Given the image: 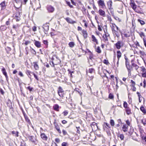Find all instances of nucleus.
Here are the masks:
<instances>
[{
  "mask_svg": "<svg viewBox=\"0 0 146 146\" xmlns=\"http://www.w3.org/2000/svg\"><path fill=\"white\" fill-rule=\"evenodd\" d=\"M103 127L104 130L106 132L108 135L109 136L111 135V127L109 124L107 123H104L103 125Z\"/></svg>",
  "mask_w": 146,
  "mask_h": 146,
  "instance_id": "1",
  "label": "nucleus"
},
{
  "mask_svg": "<svg viewBox=\"0 0 146 146\" xmlns=\"http://www.w3.org/2000/svg\"><path fill=\"white\" fill-rule=\"evenodd\" d=\"M105 34L103 35L102 38H103L104 41L105 42L108 41V37H110V35L108 32L106 30V31L104 30Z\"/></svg>",
  "mask_w": 146,
  "mask_h": 146,
  "instance_id": "2",
  "label": "nucleus"
},
{
  "mask_svg": "<svg viewBox=\"0 0 146 146\" xmlns=\"http://www.w3.org/2000/svg\"><path fill=\"white\" fill-rule=\"evenodd\" d=\"M46 8L49 13H53L55 10L54 7L51 5H48L46 7Z\"/></svg>",
  "mask_w": 146,
  "mask_h": 146,
  "instance_id": "3",
  "label": "nucleus"
},
{
  "mask_svg": "<svg viewBox=\"0 0 146 146\" xmlns=\"http://www.w3.org/2000/svg\"><path fill=\"white\" fill-rule=\"evenodd\" d=\"M44 29V32L45 34L47 33V32L49 30V26L47 24H46L43 25L42 27Z\"/></svg>",
  "mask_w": 146,
  "mask_h": 146,
  "instance_id": "4",
  "label": "nucleus"
},
{
  "mask_svg": "<svg viewBox=\"0 0 146 146\" xmlns=\"http://www.w3.org/2000/svg\"><path fill=\"white\" fill-rule=\"evenodd\" d=\"M99 6L101 7V8L103 9L104 8V7L105 6L104 1L102 0H99L98 1Z\"/></svg>",
  "mask_w": 146,
  "mask_h": 146,
  "instance_id": "5",
  "label": "nucleus"
},
{
  "mask_svg": "<svg viewBox=\"0 0 146 146\" xmlns=\"http://www.w3.org/2000/svg\"><path fill=\"white\" fill-rule=\"evenodd\" d=\"M29 140L31 141L33 143L36 145L37 144V141L35 137L31 136L29 137Z\"/></svg>",
  "mask_w": 146,
  "mask_h": 146,
  "instance_id": "6",
  "label": "nucleus"
},
{
  "mask_svg": "<svg viewBox=\"0 0 146 146\" xmlns=\"http://www.w3.org/2000/svg\"><path fill=\"white\" fill-rule=\"evenodd\" d=\"M98 13L100 16L103 17H106L105 12L102 9H100L99 10Z\"/></svg>",
  "mask_w": 146,
  "mask_h": 146,
  "instance_id": "7",
  "label": "nucleus"
},
{
  "mask_svg": "<svg viewBox=\"0 0 146 146\" xmlns=\"http://www.w3.org/2000/svg\"><path fill=\"white\" fill-rule=\"evenodd\" d=\"M130 5L133 9H135L137 8V5L133 1H131L130 3Z\"/></svg>",
  "mask_w": 146,
  "mask_h": 146,
  "instance_id": "8",
  "label": "nucleus"
},
{
  "mask_svg": "<svg viewBox=\"0 0 146 146\" xmlns=\"http://www.w3.org/2000/svg\"><path fill=\"white\" fill-rule=\"evenodd\" d=\"M0 6L1 7V10H4L6 8L5 1H3L0 4Z\"/></svg>",
  "mask_w": 146,
  "mask_h": 146,
  "instance_id": "9",
  "label": "nucleus"
},
{
  "mask_svg": "<svg viewBox=\"0 0 146 146\" xmlns=\"http://www.w3.org/2000/svg\"><path fill=\"white\" fill-rule=\"evenodd\" d=\"M65 19L68 23L71 24H73L76 23L75 21H73L69 17L66 18Z\"/></svg>",
  "mask_w": 146,
  "mask_h": 146,
  "instance_id": "10",
  "label": "nucleus"
},
{
  "mask_svg": "<svg viewBox=\"0 0 146 146\" xmlns=\"http://www.w3.org/2000/svg\"><path fill=\"white\" fill-rule=\"evenodd\" d=\"M112 31L114 35H115L117 37H119V35L117 30L116 31L115 29H113Z\"/></svg>",
  "mask_w": 146,
  "mask_h": 146,
  "instance_id": "11",
  "label": "nucleus"
},
{
  "mask_svg": "<svg viewBox=\"0 0 146 146\" xmlns=\"http://www.w3.org/2000/svg\"><path fill=\"white\" fill-rule=\"evenodd\" d=\"M35 42L34 43L35 46L38 48H40L41 47L40 42L38 41L34 40Z\"/></svg>",
  "mask_w": 146,
  "mask_h": 146,
  "instance_id": "12",
  "label": "nucleus"
},
{
  "mask_svg": "<svg viewBox=\"0 0 146 146\" xmlns=\"http://www.w3.org/2000/svg\"><path fill=\"white\" fill-rule=\"evenodd\" d=\"M2 71L3 74L5 76L7 81H8V76H7V73L6 71L5 70L4 68H3L2 70Z\"/></svg>",
  "mask_w": 146,
  "mask_h": 146,
  "instance_id": "13",
  "label": "nucleus"
},
{
  "mask_svg": "<svg viewBox=\"0 0 146 146\" xmlns=\"http://www.w3.org/2000/svg\"><path fill=\"white\" fill-rule=\"evenodd\" d=\"M91 126L92 129H96V128H98L97 124L95 122H92L91 124Z\"/></svg>",
  "mask_w": 146,
  "mask_h": 146,
  "instance_id": "14",
  "label": "nucleus"
},
{
  "mask_svg": "<svg viewBox=\"0 0 146 146\" xmlns=\"http://www.w3.org/2000/svg\"><path fill=\"white\" fill-rule=\"evenodd\" d=\"M115 46L117 49H120L121 47L120 42L118 41L115 44Z\"/></svg>",
  "mask_w": 146,
  "mask_h": 146,
  "instance_id": "15",
  "label": "nucleus"
},
{
  "mask_svg": "<svg viewBox=\"0 0 146 146\" xmlns=\"http://www.w3.org/2000/svg\"><path fill=\"white\" fill-rule=\"evenodd\" d=\"M53 108L54 110L58 111H59V106L57 104H55L53 106Z\"/></svg>",
  "mask_w": 146,
  "mask_h": 146,
  "instance_id": "16",
  "label": "nucleus"
},
{
  "mask_svg": "<svg viewBox=\"0 0 146 146\" xmlns=\"http://www.w3.org/2000/svg\"><path fill=\"white\" fill-rule=\"evenodd\" d=\"M40 136L44 140H47V137L44 133H42L40 135Z\"/></svg>",
  "mask_w": 146,
  "mask_h": 146,
  "instance_id": "17",
  "label": "nucleus"
},
{
  "mask_svg": "<svg viewBox=\"0 0 146 146\" xmlns=\"http://www.w3.org/2000/svg\"><path fill=\"white\" fill-rule=\"evenodd\" d=\"M128 125H127L125 124L122 127L123 131L124 132L127 131L128 130Z\"/></svg>",
  "mask_w": 146,
  "mask_h": 146,
  "instance_id": "18",
  "label": "nucleus"
},
{
  "mask_svg": "<svg viewBox=\"0 0 146 146\" xmlns=\"http://www.w3.org/2000/svg\"><path fill=\"white\" fill-rule=\"evenodd\" d=\"M117 56L118 60H119L120 58L121 57V52L119 51H117Z\"/></svg>",
  "mask_w": 146,
  "mask_h": 146,
  "instance_id": "19",
  "label": "nucleus"
},
{
  "mask_svg": "<svg viewBox=\"0 0 146 146\" xmlns=\"http://www.w3.org/2000/svg\"><path fill=\"white\" fill-rule=\"evenodd\" d=\"M82 33L83 34V36L84 38H86L87 37V33L86 31L85 30H83Z\"/></svg>",
  "mask_w": 146,
  "mask_h": 146,
  "instance_id": "20",
  "label": "nucleus"
},
{
  "mask_svg": "<svg viewBox=\"0 0 146 146\" xmlns=\"http://www.w3.org/2000/svg\"><path fill=\"white\" fill-rule=\"evenodd\" d=\"M26 73L27 75H29V77L30 78L31 80V74H33V72H31V71L28 70L26 71Z\"/></svg>",
  "mask_w": 146,
  "mask_h": 146,
  "instance_id": "21",
  "label": "nucleus"
},
{
  "mask_svg": "<svg viewBox=\"0 0 146 146\" xmlns=\"http://www.w3.org/2000/svg\"><path fill=\"white\" fill-rule=\"evenodd\" d=\"M124 34L125 37L127 38L129 37L130 36V33L129 32H124Z\"/></svg>",
  "mask_w": 146,
  "mask_h": 146,
  "instance_id": "22",
  "label": "nucleus"
},
{
  "mask_svg": "<svg viewBox=\"0 0 146 146\" xmlns=\"http://www.w3.org/2000/svg\"><path fill=\"white\" fill-rule=\"evenodd\" d=\"M33 64L34 67L35 68V69L36 70H38L39 69V66L36 63V62H34Z\"/></svg>",
  "mask_w": 146,
  "mask_h": 146,
  "instance_id": "23",
  "label": "nucleus"
},
{
  "mask_svg": "<svg viewBox=\"0 0 146 146\" xmlns=\"http://www.w3.org/2000/svg\"><path fill=\"white\" fill-rule=\"evenodd\" d=\"M126 68H127L129 73H130L131 71L130 69L131 68V66L129 64L126 65Z\"/></svg>",
  "mask_w": 146,
  "mask_h": 146,
  "instance_id": "24",
  "label": "nucleus"
},
{
  "mask_svg": "<svg viewBox=\"0 0 146 146\" xmlns=\"http://www.w3.org/2000/svg\"><path fill=\"white\" fill-rule=\"evenodd\" d=\"M68 45L70 47L73 48L75 45V44L74 42H71L69 43Z\"/></svg>",
  "mask_w": 146,
  "mask_h": 146,
  "instance_id": "25",
  "label": "nucleus"
},
{
  "mask_svg": "<svg viewBox=\"0 0 146 146\" xmlns=\"http://www.w3.org/2000/svg\"><path fill=\"white\" fill-rule=\"evenodd\" d=\"M132 65L133 67L135 68L136 70H137L139 67V66L137 64H135L134 63H132Z\"/></svg>",
  "mask_w": 146,
  "mask_h": 146,
  "instance_id": "26",
  "label": "nucleus"
},
{
  "mask_svg": "<svg viewBox=\"0 0 146 146\" xmlns=\"http://www.w3.org/2000/svg\"><path fill=\"white\" fill-rule=\"evenodd\" d=\"M140 109L145 114L146 113V111L145 109L143 106H141L140 108Z\"/></svg>",
  "mask_w": 146,
  "mask_h": 146,
  "instance_id": "27",
  "label": "nucleus"
},
{
  "mask_svg": "<svg viewBox=\"0 0 146 146\" xmlns=\"http://www.w3.org/2000/svg\"><path fill=\"white\" fill-rule=\"evenodd\" d=\"M106 17L107 18V20L108 21H110V22H111L112 21V19L110 15H107Z\"/></svg>",
  "mask_w": 146,
  "mask_h": 146,
  "instance_id": "28",
  "label": "nucleus"
},
{
  "mask_svg": "<svg viewBox=\"0 0 146 146\" xmlns=\"http://www.w3.org/2000/svg\"><path fill=\"white\" fill-rule=\"evenodd\" d=\"M126 111L127 114L129 115L131 113V110L129 108H127L126 110Z\"/></svg>",
  "mask_w": 146,
  "mask_h": 146,
  "instance_id": "29",
  "label": "nucleus"
},
{
  "mask_svg": "<svg viewBox=\"0 0 146 146\" xmlns=\"http://www.w3.org/2000/svg\"><path fill=\"white\" fill-rule=\"evenodd\" d=\"M58 91V92L64 93V91L62 87L60 86L59 87Z\"/></svg>",
  "mask_w": 146,
  "mask_h": 146,
  "instance_id": "30",
  "label": "nucleus"
},
{
  "mask_svg": "<svg viewBox=\"0 0 146 146\" xmlns=\"http://www.w3.org/2000/svg\"><path fill=\"white\" fill-rule=\"evenodd\" d=\"M96 52L98 53H100L101 52V50L99 46H98L96 50Z\"/></svg>",
  "mask_w": 146,
  "mask_h": 146,
  "instance_id": "31",
  "label": "nucleus"
},
{
  "mask_svg": "<svg viewBox=\"0 0 146 146\" xmlns=\"http://www.w3.org/2000/svg\"><path fill=\"white\" fill-rule=\"evenodd\" d=\"M138 21L140 23L141 25H144L145 24V23L144 21L140 19H138Z\"/></svg>",
  "mask_w": 146,
  "mask_h": 146,
  "instance_id": "32",
  "label": "nucleus"
},
{
  "mask_svg": "<svg viewBox=\"0 0 146 146\" xmlns=\"http://www.w3.org/2000/svg\"><path fill=\"white\" fill-rule=\"evenodd\" d=\"M92 41L94 42H95L96 43L97 42V40L94 35H92Z\"/></svg>",
  "mask_w": 146,
  "mask_h": 146,
  "instance_id": "33",
  "label": "nucleus"
},
{
  "mask_svg": "<svg viewBox=\"0 0 146 146\" xmlns=\"http://www.w3.org/2000/svg\"><path fill=\"white\" fill-rule=\"evenodd\" d=\"M75 91H76L78 92L79 94L81 96L82 94V92H81V91L78 88H75Z\"/></svg>",
  "mask_w": 146,
  "mask_h": 146,
  "instance_id": "34",
  "label": "nucleus"
},
{
  "mask_svg": "<svg viewBox=\"0 0 146 146\" xmlns=\"http://www.w3.org/2000/svg\"><path fill=\"white\" fill-rule=\"evenodd\" d=\"M94 70L93 68H90L88 70V72L92 74L94 72Z\"/></svg>",
  "mask_w": 146,
  "mask_h": 146,
  "instance_id": "35",
  "label": "nucleus"
},
{
  "mask_svg": "<svg viewBox=\"0 0 146 146\" xmlns=\"http://www.w3.org/2000/svg\"><path fill=\"white\" fill-rule=\"evenodd\" d=\"M0 29L3 31H4L6 29L7 27L5 25L1 26L0 27Z\"/></svg>",
  "mask_w": 146,
  "mask_h": 146,
  "instance_id": "36",
  "label": "nucleus"
},
{
  "mask_svg": "<svg viewBox=\"0 0 146 146\" xmlns=\"http://www.w3.org/2000/svg\"><path fill=\"white\" fill-rule=\"evenodd\" d=\"M110 124L111 126H113L115 124V123L114 122V121L113 119H111L110 121Z\"/></svg>",
  "mask_w": 146,
  "mask_h": 146,
  "instance_id": "37",
  "label": "nucleus"
},
{
  "mask_svg": "<svg viewBox=\"0 0 146 146\" xmlns=\"http://www.w3.org/2000/svg\"><path fill=\"white\" fill-rule=\"evenodd\" d=\"M139 53L143 56H144L146 55L145 52L143 51H140L139 52Z\"/></svg>",
  "mask_w": 146,
  "mask_h": 146,
  "instance_id": "38",
  "label": "nucleus"
},
{
  "mask_svg": "<svg viewBox=\"0 0 146 146\" xmlns=\"http://www.w3.org/2000/svg\"><path fill=\"white\" fill-rule=\"evenodd\" d=\"M118 137H119V136H118ZM119 137L120 138L121 140H123L124 138V136L123 134H120L119 136Z\"/></svg>",
  "mask_w": 146,
  "mask_h": 146,
  "instance_id": "39",
  "label": "nucleus"
},
{
  "mask_svg": "<svg viewBox=\"0 0 146 146\" xmlns=\"http://www.w3.org/2000/svg\"><path fill=\"white\" fill-rule=\"evenodd\" d=\"M116 27V25L115 23H112V26H111V30H112L113 29H115Z\"/></svg>",
  "mask_w": 146,
  "mask_h": 146,
  "instance_id": "40",
  "label": "nucleus"
},
{
  "mask_svg": "<svg viewBox=\"0 0 146 146\" xmlns=\"http://www.w3.org/2000/svg\"><path fill=\"white\" fill-rule=\"evenodd\" d=\"M109 98L110 99H113V95L111 93L109 95Z\"/></svg>",
  "mask_w": 146,
  "mask_h": 146,
  "instance_id": "41",
  "label": "nucleus"
},
{
  "mask_svg": "<svg viewBox=\"0 0 146 146\" xmlns=\"http://www.w3.org/2000/svg\"><path fill=\"white\" fill-rule=\"evenodd\" d=\"M143 40L144 42V44L146 47V36L145 37L143 38Z\"/></svg>",
  "mask_w": 146,
  "mask_h": 146,
  "instance_id": "42",
  "label": "nucleus"
},
{
  "mask_svg": "<svg viewBox=\"0 0 146 146\" xmlns=\"http://www.w3.org/2000/svg\"><path fill=\"white\" fill-rule=\"evenodd\" d=\"M64 116H66L67 115L68 113V112L67 110H65L63 113Z\"/></svg>",
  "mask_w": 146,
  "mask_h": 146,
  "instance_id": "43",
  "label": "nucleus"
},
{
  "mask_svg": "<svg viewBox=\"0 0 146 146\" xmlns=\"http://www.w3.org/2000/svg\"><path fill=\"white\" fill-rule=\"evenodd\" d=\"M31 52L34 54H36V51H35V50L33 49V48H32L31 50Z\"/></svg>",
  "mask_w": 146,
  "mask_h": 146,
  "instance_id": "44",
  "label": "nucleus"
},
{
  "mask_svg": "<svg viewBox=\"0 0 146 146\" xmlns=\"http://www.w3.org/2000/svg\"><path fill=\"white\" fill-rule=\"evenodd\" d=\"M58 94L61 97H63L64 96V93H59L58 92Z\"/></svg>",
  "mask_w": 146,
  "mask_h": 146,
  "instance_id": "45",
  "label": "nucleus"
},
{
  "mask_svg": "<svg viewBox=\"0 0 146 146\" xmlns=\"http://www.w3.org/2000/svg\"><path fill=\"white\" fill-rule=\"evenodd\" d=\"M139 35L142 38L143 36L145 37V35L143 32H141L139 33Z\"/></svg>",
  "mask_w": 146,
  "mask_h": 146,
  "instance_id": "46",
  "label": "nucleus"
},
{
  "mask_svg": "<svg viewBox=\"0 0 146 146\" xmlns=\"http://www.w3.org/2000/svg\"><path fill=\"white\" fill-rule=\"evenodd\" d=\"M66 4L69 5V6L70 7V8H73V6L72 5H71L70 4V2L68 1H66Z\"/></svg>",
  "mask_w": 146,
  "mask_h": 146,
  "instance_id": "47",
  "label": "nucleus"
},
{
  "mask_svg": "<svg viewBox=\"0 0 146 146\" xmlns=\"http://www.w3.org/2000/svg\"><path fill=\"white\" fill-rule=\"evenodd\" d=\"M114 18L116 20H118L119 22H121V19H120L119 17H114Z\"/></svg>",
  "mask_w": 146,
  "mask_h": 146,
  "instance_id": "48",
  "label": "nucleus"
},
{
  "mask_svg": "<svg viewBox=\"0 0 146 146\" xmlns=\"http://www.w3.org/2000/svg\"><path fill=\"white\" fill-rule=\"evenodd\" d=\"M142 76L143 77L146 78V72L143 73L142 74Z\"/></svg>",
  "mask_w": 146,
  "mask_h": 146,
  "instance_id": "49",
  "label": "nucleus"
},
{
  "mask_svg": "<svg viewBox=\"0 0 146 146\" xmlns=\"http://www.w3.org/2000/svg\"><path fill=\"white\" fill-rule=\"evenodd\" d=\"M127 102H124L123 103V106L124 108H127Z\"/></svg>",
  "mask_w": 146,
  "mask_h": 146,
  "instance_id": "50",
  "label": "nucleus"
},
{
  "mask_svg": "<svg viewBox=\"0 0 146 146\" xmlns=\"http://www.w3.org/2000/svg\"><path fill=\"white\" fill-rule=\"evenodd\" d=\"M27 89H28L30 92L31 91L33 90V88L32 87H31L30 86H28L27 88Z\"/></svg>",
  "mask_w": 146,
  "mask_h": 146,
  "instance_id": "51",
  "label": "nucleus"
},
{
  "mask_svg": "<svg viewBox=\"0 0 146 146\" xmlns=\"http://www.w3.org/2000/svg\"><path fill=\"white\" fill-rule=\"evenodd\" d=\"M125 60H126V61H125V65H127V64H129V62H128V59L126 58V57H125Z\"/></svg>",
  "mask_w": 146,
  "mask_h": 146,
  "instance_id": "52",
  "label": "nucleus"
},
{
  "mask_svg": "<svg viewBox=\"0 0 146 146\" xmlns=\"http://www.w3.org/2000/svg\"><path fill=\"white\" fill-rule=\"evenodd\" d=\"M141 71H142L143 73L146 72V69L144 67H142L141 68Z\"/></svg>",
  "mask_w": 146,
  "mask_h": 146,
  "instance_id": "53",
  "label": "nucleus"
},
{
  "mask_svg": "<svg viewBox=\"0 0 146 146\" xmlns=\"http://www.w3.org/2000/svg\"><path fill=\"white\" fill-rule=\"evenodd\" d=\"M54 125L55 126V128L56 129L57 128L59 127V126L55 122L54 123Z\"/></svg>",
  "mask_w": 146,
  "mask_h": 146,
  "instance_id": "54",
  "label": "nucleus"
},
{
  "mask_svg": "<svg viewBox=\"0 0 146 146\" xmlns=\"http://www.w3.org/2000/svg\"><path fill=\"white\" fill-rule=\"evenodd\" d=\"M131 82L132 84V86L134 87L135 86V82L133 81V80H131Z\"/></svg>",
  "mask_w": 146,
  "mask_h": 146,
  "instance_id": "55",
  "label": "nucleus"
},
{
  "mask_svg": "<svg viewBox=\"0 0 146 146\" xmlns=\"http://www.w3.org/2000/svg\"><path fill=\"white\" fill-rule=\"evenodd\" d=\"M33 75L34 76L35 78L37 80H38V78L37 75H36L34 73H33Z\"/></svg>",
  "mask_w": 146,
  "mask_h": 146,
  "instance_id": "56",
  "label": "nucleus"
},
{
  "mask_svg": "<svg viewBox=\"0 0 146 146\" xmlns=\"http://www.w3.org/2000/svg\"><path fill=\"white\" fill-rule=\"evenodd\" d=\"M103 62L104 64H106L107 65L109 63L108 61L106 60H104Z\"/></svg>",
  "mask_w": 146,
  "mask_h": 146,
  "instance_id": "57",
  "label": "nucleus"
},
{
  "mask_svg": "<svg viewBox=\"0 0 146 146\" xmlns=\"http://www.w3.org/2000/svg\"><path fill=\"white\" fill-rule=\"evenodd\" d=\"M31 43V42L29 41V40H27V41H26L25 42V44L26 45H27L28 44L30 43Z\"/></svg>",
  "mask_w": 146,
  "mask_h": 146,
  "instance_id": "58",
  "label": "nucleus"
},
{
  "mask_svg": "<svg viewBox=\"0 0 146 146\" xmlns=\"http://www.w3.org/2000/svg\"><path fill=\"white\" fill-rule=\"evenodd\" d=\"M141 122L144 125H146V119H145L144 121L143 120H142Z\"/></svg>",
  "mask_w": 146,
  "mask_h": 146,
  "instance_id": "59",
  "label": "nucleus"
},
{
  "mask_svg": "<svg viewBox=\"0 0 146 146\" xmlns=\"http://www.w3.org/2000/svg\"><path fill=\"white\" fill-rule=\"evenodd\" d=\"M62 132L64 135H66L67 134V133L66 131L64 130H63L62 131Z\"/></svg>",
  "mask_w": 146,
  "mask_h": 146,
  "instance_id": "60",
  "label": "nucleus"
},
{
  "mask_svg": "<svg viewBox=\"0 0 146 146\" xmlns=\"http://www.w3.org/2000/svg\"><path fill=\"white\" fill-rule=\"evenodd\" d=\"M136 12L138 13H141V12L139 10H138V9H136H136H133Z\"/></svg>",
  "mask_w": 146,
  "mask_h": 146,
  "instance_id": "61",
  "label": "nucleus"
},
{
  "mask_svg": "<svg viewBox=\"0 0 146 146\" xmlns=\"http://www.w3.org/2000/svg\"><path fill=\"white\" fill-rule=\"evenodd\" d=\"M55 141L57 143H59L60 142V140L59 138H56L55 139Z\"/></svg>",
  "mask_w": 146,
  "mask_h": 146,
  "instance_id": "62",
  "label": "nucleus"
},
{
  "mask_svg": "<svg viewBox=\"0 0 146 146\" xmlns=\"http://www.w3.org/2000/svg\"><path fill=\"white\" fill-rule=\"evenodd\" d=\"M33 30L34 31H35L36 30V27L35 26H34L32 28Z\"/></svg>",
  "mask_w": 146,
  "mask_h": 146,
  "instance_id": "63",
  "label": "nucleus"
},
{
  "mask_svg": "<svg viewBox=\"0 0 146 146\" xmlns=\"http://www.w3.org/2000/svg\"><path fill=\"white\" fill-rule=\"evenodd\" d=\"M67 144V143L66 142H63L62 144V146H66Z\"/></svg>",
  "mask_w": 146,
  "mask_h": 146,
  "instance_id": "64",
  "label": "nucleus"
}]
</instances>
